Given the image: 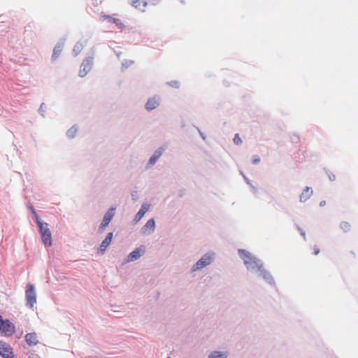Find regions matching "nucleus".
<instances>
[{"mask_svg": "<svg viewBox=\"0 0 358 358\" xmlns=\"http://www.w3.org/2000/svg\"><path fill=\"white\" fill-rule=\"evenodd\" d=\"M29 208H30L31 213L33 214L34 216H35L36 215H38L32 206H30Z\"/></svg>", "mask_w": 358, "mask_h": 358, "instance_id": "32", "label": "nucleus"}, {"mask_svg": "<svg viewBox=\"0 0 358 358\" xmlns=\"http://www.w3.org/2000/svg\"><path fill=\"white\" fill-rule=\"evenodd\" d=\"M238 254L243 259L247 269L252 273L257 274L262 277L269 285H273L274 280L271 275L263 267L262 261L249 252L243 249L238 250Z\"/></svg>", "mask_w": 358, "mask_h": 358, "instance_id": "1", "label": "nucleus"}, {"mask_svg": "<svg viewBox=\"0 0 358 358\" xmlns=\"http://www.w3.org/2000/svg\"><path fill=\"white\" fill-rule=\"evenodd\" d=\"M325 204H326V201H322L320 203V206H324Z\"/></svg>", "mask_w": 358, "mask_h": 358, "instance_id": "36", "label": "nucleus"}, {"mask_svg": "<svg viewBox=\"0 0 358 358\" xmlns=\"http://www.w3.org/2000/svg\"><path fill=\"white\" fill-rule=\"evenodd\" d=\"M0 355L3 358H15L13 349L5 342L0 341Z\"/></svg>", "mask_w": 358, "mask_h": 358, "instance_id": "9", "label": "nucleus"}, {"mask_svg": "<svg viewBox=\"0 0 358 358\" xmlns=\"http://www.w3.org/2000/svg\"><path fill=\"white\" fill-rule=\"evenodd\" d=\"M93 64V57H89L83 60L80 65L78 76L83 78L91 71Z\"/></svg>", "mask_w": 358, "mask_h": 358, "instance_id": "6", "label": "nucleus"}, {"mask_svg": "<svg viewBox=\"0 0 358 358\" xmlns=\"http://www.w3.org/2000/svg\"><path fill=\"white\" fill-rule=\"evenodd\" d=\"M214 260L213 253H206L203 255L192 266L191 272L201 271L203 268L209 266Z\"/></svg>", "mask_w": 358, "mask_h": 358, "instance_id": "2", "label": "nucleus"}, {"mask_svg": "<svg viewBox=\"0 0 358 358\" xmlns=\"http://www.w3.org/2000/svg\"><path fill=\"white\" fill-rule=\"evenodd\" d=\"M200 134H201V138L205 140L206 139V136L203 135V134L202 132L200 131Z\"/></svg>", "mask_w": 358, "mask_h": 358, "instance_id": "37", "label": "nucleus"}, {"mask_svg": "<svg viewBox=\"0 0 358 358\" xmlns=\"http://www.w3.org/2000/svg\"><path fill=\"white\" fill-rule=\"evenodd\" d=\"M243 178H244L245 181L248 185H250L251 186V187L252 188V189H253L254 192H256V191H257L256 188H255L254 186H252V185H251V183H250V180H248V178L246 176H243Z\"/></svg>", "mask_w": 358, "mask_h": 358, "instance_id": "29", "label": "nucleus"}, {"mask_svg": "<svg viewBox=\"0 0 358 358\" xmlns=\"http://www.w3.org/2000/svg\"><path fill=\"white\" fill-rule=\"evenodd\" d=\"M297 229L300 231L301 235L303 237L304 239H306V234H305V232L299 227H297Z\"/></svg>", "mask_w": 358, "mask_h": 358, "instance_id": "30", "label": "nucleus"}, {"mask_svg": "<svg viewBox=\"0 0 358 358\" xmlns=\"http://www.w3.org/2000/svg\"><path fill=\"white\" fill-rule=\"evenodd\" d=\"M161 99L159 96H154L148 99L145 108L148 111L157 108L160 105Z\"/></svg>", "mask_w": 358, "mask_h": 358, "instance_id": "10", "label": "nucleus"}, {"mask_svg": "<svg viewBox=\"0 0 358 358\" xmlns=\"http://www.w3.org/2000/svg\"><path fill=\"white\" fill-rule=\"evenodd\" d=\"M157 159L158 158H150V160L146 165V169H150L153 166L156 164Z\"/></svg>", "mask_w": 358, "mask_h": 358, "instance_id": "24", "label": "nucleus"}, {"mask_svg": "<svg viewBox=\"0 0 358 358\" xmlns=\"http://www.w3.org/2000/svg\"><path fill=\"white\" fill-rule=\"evenodd\" d=\"M150 207V204L148 203H143L141 205L140 210L136 214L135 217L134 219V223H137L141 220L144 215L148 211Z\"/></svg>", "mask_w": 358, "mask_h": 358, "instance_id": "12", "label": "nucleus"}, {"mask_svg": "<svg viewBox=\"0 0 358 358\" xmlns=\"http://www.w3.org/2000/svg\"><path fill=\"white\" fill-rule=\"evenodd\" d=\"M129 1L133 6L142 11L144 10L148 3L147 0H129Z\"/></svg>", "mask_w": 358, "mask_h": 358, "instance_id": "16", "label": "nucleus"}, {"mask_svg": "<svg viewBox=\"0 0 358 358\" xmlns=\"http://www.w3.org/2000/svg\"><path fill=\"white\" fill-rule=\"evenodd\" d=\"M313 194V190L310 187H306V189H303V192L301 194L299 198L300 201L305 202Z\"/></svg>", "mask_w": 358, "mask_h": 358, "instance_id": "17", "label": "nucleus"}, {"mask_svg": "<svg viewBox=\"0 0 358 358\" xmlns=\"http://www.w3.org/2000/svg\"><path fill=\"white\" fill-rule=\"evenodd\" d=\"M227 356L228 355L227 352L213 351L209 355L208 358H227Z\"/></svg>", "mask_w": 358, "mask_h": 358, "instance_id": "21", "label": "nucleus"}, {"mask_svg": "<svg viewBox=\"0 0 358 358\" xmlns=\"http://www.w3.org/2000/svg\"><path fill=\"white\" fill-rule=\"evenodd\" d=\"M259 162H260V159H259V158H254V159L252 160V164H258Z\"/></svg>", "mask_w": 358, "mask_h": 358, "instance_id": "31", "label": "nucleus"}, {"mask_svg": "<svg viewBox=\"0 0 358 358\" xmlns=\"http://www.w3.org/2000/svg\"><path fill=\"white\" fill-rule=\"evenodd\" d=\"M103 22H106L108 23H113L115 25V27L119 29H123L124 28V24L122 22V20L114 15H103L101 16Z\"/></svg>", "mask_w": 358, "mask_h": 358, "instance_id": "8", "label": "nucleus"}, {"mask_svg": "<svg viewBox=\"0 0 358 358\" xmlns=\"http://www.w3.org/2000/svg\"><path fill=\"white\" fill-rule=\"evenodd\" d=\"M134 62L130 59H124L122 61V70H126L134 64Z\"/></svg>", "mask_w": 358, "mask_h": 358, "instance_id": "22", "label": "nucleus"}, {"mask_svg": "<svg viewBox=\"0 0 358 358\" xmlns=\"http://www.w3.org/2000/svg\"><path fill=\"white\" fill-rule=\"evenodd\" d=\"M34 217H35L36 222L37 225L38 226V227L45 224V222H42L40 220V217L38 215H36Z\"/></svg>", "mask_w": 358, "mask_h": 358, "instance_id": "28", "label": "nucleus"}, {"mask_svg": "<svg viewBox=\"0 0 358 358\" xmlns=\"http://www.w3.org/2000/svg\"><path fill=\"white\" fill-rule=\"evenodd\" d=\"M340 226H341V228L345 232L350 230V226L349 223H348V222H341Z\"/></svg>", "mask_w": 358, "mask_h": 358, "instance_id": "25", "label": "nucleus"}, {"mask_svg": "<svg viewBox=\"0 0 358 358\" xmlns=\"http://www.w3.org/2000/svg\"><path fill=\"white\" fill-rule=\"evenodd\" d=\"M329 177L330 180H331V181H334L336 178L334 175L329 176Z\"/></svg>", "mask_w": 358, "mask_h": 358, "instance_id": "35", "label": "nucleus"}, {"mask_svg": "<svg viewBox=\"0 0 358 358\" xmlns=\"http://www.w3.org/2000/svg\"><path fill=\"white\" fill-rule=\"evenodd\" d=\"M145 247L140 246L130 252L123 262V264L129 263L138 260L145 254Z\"/></svg>", "mask_w": 358, "mask_h": 358, "instance_id": "5", "label": "nucleus"}, {"mask_svg": "<svg viewBox=\"0 0 358 358\" xmlns=\"http://www.w3.org/2000/svg\"><path fill=\"white\" fill-rule=\"evenodd\" d=\"M24 339L26 343L30 346L36 345L39 343L37 334L35 332L27 334Z\"/></svg>", "mask_w": 358, "mask_h": 358, "instance_id": "14", "label": "nucleus"}, {"mask_svg": "<svg viewBox=\"0 0 358 358\" xmlns=\"http://www.w3.org/2000/svg\"><path fill=\"white\" fill-rule=\"evenodd\" d=\"M26 306L30 308H33L36 303V293L33 284H28L25 290Z\"/></svg>", "mask_w": 358, "mask_h": 358, "instance_id": "3", "label": "nucleus"}, {"mask_svg": "<svg viewBox=\"0 0 358 358\" xmlns=\"http://www.w3.org/2000/svg\"><path fill=\"white\" fill-rule=\"evenodd\" d=\"M155 229V221L153 218L147 221L141 229V234L145 236L152 234Z\"/></svg>", "mask_w": 358, "mask_h": 358, "instance_id": "11", "label": "nucleus"}, {"mask_svg": "<svg viewBox=\"0 0 358 358\" xmlns=\"http://www.w3.org/2000/svg\"><path fill=\"white\" fill-rule=\"evenodd\" d=\"M233 141L236 145H240L242 143L241 138L238 134H235Z\"/></svg>", "mask_w": 358, "mask_h": 358, "instance_id": "26", "label": "nucleus"}, {"mask_svg": "<svg viewBox=\"0 0 358 358\" xmlns=\"http://www.w3.org/2000/svg\"><path fill=\"white\" fill-rule=\"evenodd\" d=\"M79 128L77 125H73L70 129H69L66 131V136L69 138H73L76 136L78 132Z\"/></svg>", "mask_w": 358, "mask_h": 358, "instance_id": "19", "label": "nucleus"}, {"mask_svg": "<svg viewBox=\"0 0 358 358\" xmlns=\"http://www.w3.org/2000/svg\"><path fill=\"white\" fill-rule=\"evenodd\" d=\"M115 208L110 207L105 213L103 220L99 227V231H102L110 222L115 213Z\"/></svg>", "mask_w": 358, "mask_h": 358, "instance_id": "7", "label": "nucleus"}, {"mask_svg": "<svg viewBox=\"0 0 358 358\" xmlns=\"http://www.w3.org/2000/svg\"><path fill=\"white\" fill-rule=\"evenodd\" d=\"M13 324L8 320H6L3 322V325L2 326L1 331L4 332L6 335H11L14 333Z\"/></svg>", "mask_w": 358, "mask_h": 358, "instance_id": "15", "label": "nucleus"}, {"mask_svg": "<svg viewBox=\"0 0 358 358\" xmlns=\"http://www.w3.org/2000/svg\"><path fill=\"white\" fill-rule=\"evenodd\" d=\"M168 85L174 88H178L180 87V83L177 80H173L168 83Z\"/></svg>", "mask_w": 358, "mask_h": 358, "instance_id": "27", "label": "nucleus"}, {"mask_svg": "<svg viewBox=\"0 0 358 358\" xmlns=\"http://www.w3.org/2000/svg\"><path fill=\"white\" fill-rule=\"evenodd\" d=\"M168 358H170V357H168Z\"/></svg>", "mask_w": 358, "mask_h": 358, "instance_id": "38", "label": "nucleus"}, {"mask_svg": "<svg viewBox=\"0 0 358 358\" xmlns=\"http://www.w3.org/2000/svg\"><path fill=\"white\" fill-rule=\"evenodd\" d=\"M319 252H320V249L315 247L314 248V255H317L319 254Z\"/></svg>", "mask_w": 358, "mask_h": 358, "instance_id": "34", "label": "nucleus"}, {"mask_svg": "<svg viewBox=\"0 0 358 358\" xmlns=\"http://www.w3.org/2000/svg\"><path fill=\"white\" fill-rule=\"evenodd\" d=\"M63 49V43H58L53 50V53L52 55V60L55 61L56 60L58 57L59 56L60 53L62 52Z\"/></svg>", "mask_w": 358, "mask_h": 358, "instance_id": "18", "label": "nucleus"}, {"mask_svg": "<svg viewBox=\"0 0 358 358\" xmlns=\"http://www.w3.org/2000/svg\"><path fill=\"white\" fill-rule=\"evenodd\" d=\"M113 238V233L110 232L107 234L106 237L101 242V244L98 250V252L103 254L106 248L110 245Z\"/></svg>", "mask_w": 358, "mask_h": 358, "instance_id": "13", "label": "nucleus"}, {"mask_svg": "<svg viewBox=\"0 0 358 358\" xmlns=\"http://www.w3.org/2000/svg\"><path fill=\"white\" fill-rule=\"evenodd\" d=\"M4 320L2 319V317L0 315V330L2 329V326L3 325Z\"/></svg>", "mask_w": 358, "mask_h": 358, "instance_id": "33", "label": "nucleus"}, {"mask_svg": "<svg viewBox=\"0 0 358 358\" xmlns=\"http://www.w3.org/2000/svg\"><path fill=\"white\" fill-rule=\"evenodd\" d=\"M39 231L41 235V240L43 243L46 247H50L52 245V235L48 227V224L45 223V224L39 227Z\"/></svg>", "mask_w": 358, "mask_h": 358, "instance_id": "4", "label": "nucleus"}, {"mask_svg": "<svg viewBox=\"0 0 358 358\" xmlns=\"http://www.w3.org/2000/svg\"><path fill=\"white\" fill-rule=\"evenodd\" d=\"M83 44L78 43L73 48V52L75 56H77L83 50Z\"/></svg>", "mask_w": 358, "mask_h": 358, "instance_id": "23", "label": "nucleus"}, {"mask_svg": "<svg viewBox=\"0 0 358 358\" xmlns=\"http://www.w3.org/2000/svg\"><path fill=\"white\" fill-rule=\"evenodd\" d=\"M167 148L168 145L166 144L159 146L155 150L152 157H161L162 155L166 153V150Z\"/></svg>", "mask_w": 358, "mask_h": 358, "instance_id": "20", "label": "nucleus"}]
</instances>
